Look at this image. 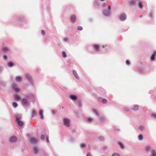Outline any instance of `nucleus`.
Listing matches in <instances>:
<instances>
[{
    "label": "nucleus",
    "mask_w": 156,
    "mask_h": 156,
    "mask_svg": "<svg viewBox=\"0 0 156 156\" xmlns=\"http://www.w3.org/2000/svg\"><path fill=\"white\" fill-rule=\"evenodd\" d=\"M126 65H130V61H129V60L128 59L126 61Z\"/></svg>",
    "instance_id": "09e8293b"
},
{
    "label": "nucleus",
    "mask_w": 156,
    "mask_h": 156,
    "mask_svg": "<svg viewBox=\"0 0 156 156\" xmlns=\"http://www.w3.org/2000/svg\"><path fill=\"white\" fill-rule=\"evenodd\" d=\"M25 98L22 99L21 101V104L23 108L25 109H27L28 104V99L29 100L34 101V97L32 93H29L25 95Z\"/></svg>",
    "instance_id": "f257e3e1"
},
{
    "label": "nucleus",
    "mask_w": 156,
    "mask_h": 156,
    "mask_svg": "<svg viewBox=\"0 0 156 156\" xmlns=\"http://www.w3.org/2000/svg\"><path fill=\"white\" fill-rule=\"evenodd\" d=\"M9 141L11 143L15 142L17 141V138L16 137H10Z\"/></svg>",
    "instance_id": "a211bd4d"
},
{
    "label": "nucleus",
    "mask_w": 156,
    "mask_h": 156,
    "mask_svg": "<svg viewBox=\"0 0 156 156\" xmlns=\"http://www.w3.org/2000/svg\"><path fill=\"white\" fill-rule=\"evenodd\" d=\"M98 139L101 141H103L104 140V137H99Z\"/></svg>",
    "instance_id": "3c124183"
},
{
    "label": "nucleus",
    "mask_w": 156,
    "mask_h": 156,
    "mask_svg": "<svg viewBox=\"0 0 156 156\" xmlns=\"http://www.w3.org/2000/svg\"><path fill=\"white\" fill-rule=\"evenodd\" d=\"M38 149L37 147H34L33 148V151L34 153L36 154L38 152Z\"/></svg>",
    "instance_id": "72a5a7b5"
},
{
    "label": "nucleus",
    "mask_w": 156,
    "mask_h": 156,
    "mask_svg": "<svg viewBox=\"0 0 156 156\" xmlns=\"http://www.w3.org/2000/svg\"><path fill=\"white\" fill-rule=\"evenodd\" d=\"M73 73L76 79H79V76L78 75L76 71L75 70H73Z\"/></svg>",
    "instance_id": "cd10ccee"
},
{
    "label": "nucleus",
    "mask_w": 156,
    "mask_h": 156,
    "mask_svg": "<svg viewBox=\"0 0 156 156\" xmlns=\"http://www.w3.org/2000/svg\"><path fill=\"white\" fill-rule=\"evenodd\" d=\"M118 144L119 145L120 148L123 149L125 148V147L122 143L120 142H118Z\"/></svg>",
    "instance_id": "c85d7f7f"
},
{
    "label": "nucleus",
    "mask_w": 156,
    "mask_h": 156,
    "mask_svg": "<svg viewBox=\"0 0 156 156\" xmlns=\"http://www.w3.org/2000/svg\"><path fill=\"white\" fill-rule=\"evenodd\" d=\"M102 102L103 103L105 104L107 102V101L106 99L104 98L102 100Z\"/></svg>",
    "instance_id": "a18cd8bd"
},
{
    "label": "nucleus",
    "mask_w": 156,
    "mask_h": 156,
    "mask_svg": "<svg viewBox=\"0 0 156 156\" xmlns=\"http://www.w3.org/2000/svg\"><path fill=\"white\" fill-rule=\"evenodd\" d=\"M94 7L96 8H98L100 7L99 2L97 0H95L94 4Z\"/></svg>",
    "instance_id": "4468645a"
},
{
    "label": "nucleus",
    "mask_w": 156,
    "mask_h": 156,
    "mask_svg": "<svg viewBox=\"0 0 156 156\" xmlns=\"http://www.w3.org/2000/svg\"><path fill=\"white\" fill-rule=\"evenodd\" d=\"M143 137H138V140L140 141L142 140L143 139Z\"/></svg>",
    "instance_id": "13d9d810"
},
{
    "label": "nucleus",
    "mask_w": 156,
    "mask_h": 156,
    "mask_svg": "<svg viewBox=\"0 0 156 156\" xmlns=\"http://www.w3.org/2000/svg\"><path fill=\"white\" fill-rule=\"evenodd\" d=\"M149 16L151 19H153L154 17V13L153 12H151L149 14Z\"/></svg>",
    "instance_id": "2f4dec72"
},
{
    "label": "nucleus",
    "mask_w": 156,
    "mask_h": 156,
    "mask_svg": "<svg viewBox=\"0 0 156 156\" xmlns=\"http://www.w3.org/2000/svg\"><path fill=\"white\" fill-rule=\"evenodd\" d=\"M138 136H143L142 134H140Z\"/></svg>",
    "instance_id": "774afa93"
},
{
    "label": "nucleus",
    "mask_w": 156,
    "mask_h": 156,
    "mask_svg": "<svg viewBox=\"0 0 156 156\" xmlns=\"http://www.w3.org/2000/svg\"><path fill=\"white\" fill-rule=\"evenodd\" d=\"M42 140H46L47 142H49V140L48 137H41Z\"/></svg>",
    "instance_id": "ea45409f"
},
{
    "label": "nucleus",
    "mask_w": 156,
    "mask_h": 156,
    "mask_svg": "<svg viewBox=\"0 0 156 156\" xmlns=\"http://www.w3.org/2000/svg\"><path fill=\"white\" fill-rule=\"evenodd\" d=\"M128 3L130 7L134 6L136 5V2L134 0H129Z\"/></svg>",
    "instance_id": "1a4fd4ad"
},
{
    "label": "nucleus",
    "mask_w": 156,
    "mask_h": 156,
    "mask_svg": "<svg viewBox=\"0 0 156 156\" xmlns=\"http://www.w3.org/2000/svg\"><path fill=\"white\" fill-rule=\"evenodd\" d=\"M15 99L16 100H20L21 99L20 96L18 94H15L14 95Z\"/></svg>",
    "instance_id": "a878e982"
},
{
    "label": "nucleus",
    "mask_w": 156,
    "mask_h": 156,
    "mask_svg": "<svg viewBox=\"0 0 156 156\" xmlns=\"http://www.w3.org/2000/svg\"><path fill=\"white\" fill-rule=\"evenodd\" d=\"M2 50L4 52H8L9 50L7 47H3L2 48Z\"/></svg>",
    "instance_id": "f704fd0d"
},
{
    "label": "nucleus",
    "mask_w": 156,
    "mask_h": 156,
    "mask_svg": "<svg viewBox=\"0 0 156 156\" xmlns=\"http://www.w3.org/2000/svg\"><path fill=\"white\" fill-rule=\"evenodd\" d=\"M73 112L77 116H78V113L77 112H76L75 111H74Z\"/></svg>",
    "instance_id": "e2e57ef3"
},
{
    "label": "nucleus",
    "mask_w": 156,
    "mask_h": 156,
    "mask_svg": "<svg viewBox=\"0 0 156 156\" xmlns=\"http://www.w3.org/2000/svg\"><path fill=\"white\" fill-rule=\"evenodd\" d=\"M15 117L16 118L15 121L18 120H20L22 119V116L21 114L19 113L16 114L15 115Z\"/></svg>",
    "instance_id": "0eeeda50"
},
{
    "label": "nucleus",
    "mask_w": 156,
    "mask_h": 156,
    "mask_svg": "<svg viewBox=\"0 0 156 156\" xmlns=\"http://www.w3.org/2000/svg\"><path fill=\"white\" fill-rule=\"evenodd\" d=\"M69 98L73 101H75L77 99V96L75 94H71L69 95Z\"/></svg>",
    "instance_id": "9b49d317"
},
{
    "label": "nucleus",
    "mask_w": 156,
    "mask_h": 156,
    "mask_svg": "<svg viewBox=\"0 0 156 156\" xmlns=\"http://www.w3.org/2000/svg\"><path fill=\"white\" fill-rule=\"evenodd\" d=\"M13 106L14 108H16L18 106V104L16 102H13L12 103Z\"/></svg>",
    "instance_id": "e433bc0d"
},
{
    "label": "nucleus",
    "mask_w": 156,
    "mask_h": 156,
    "mask_svg": "<svg viewBox=\"0 0 156 156\" xmlns=\"http://www.w3.org/2000/svg\"><path fill=\"white\" fill-rule=\"evenodd\" d=\"M93 112L94 113L96 114V115L98 116H99V114L98 111L95 109H94L93 110Z\"/></svg>",
    "instance_id": "37998d69"
},
{
    "label": "nucleus",
    "mask_w": 156,
    "mask_h": 156,
    "mask_svg": "<svg viewBox=\"0 0 156 156\" xmlns=\"http://www.w3.org/2000/svg\"><path fill=\"white\" fill-rule=\"evenodd\" d=\"M43 111L42 109H40L39 111V115L40 116V119H44V117L43 115Z\"/></svg>",
    "instance_id": "6ab92c4d"
},
{
    "label": "nucleus",
    "mask_w": 156,
    "mask_h": 156,
    "mask_svg": "<svg viewBox=\"0 0 156 156\" xmlns=\"http://www.w3.org/2000/svg\"><path fill=\"white\" fill-rule=\"evenodd\" d=\"M16 122L18 126L22 127L24 125V122L21 120H18L16 121Z\"/></svg>",
    "instance_id": "dca6fc26"
},
{
    "label": "nucleus",
    "mask_w": 156,
    "mask_h": 156,
    "mask_svg": "<svg viewBox=\"0 0 156 156\" xmlns=\"http://www.w3.org/2000/svg\"><path fill=\"white\" fill-rule=\"evenodd\" d=\"M121 21H124L127 19V15L125 13L121 14L118 18Z\"/></svg>",
    "instance_id": "39448f33"
},
{
    "label": "nucleus",
    "mask_w": 156,
    "mask_h": 156,
    "mask_svg": "<svg viewBox=\"0 0 156 156\" xmlns=\"http://www.w3.org/2000/svg\"><path fill=\"white\" fill-rule=\"evenodd\" d=\"M24 18V17L23 16L20 15L18 17L17 20L19 22H21L23 20Z\"/></svg>",
    "instance_id": "412c9836"
},
{
    "label": "nucleus",
    "mask_w": 156,
    "mask_h": 156,
    "mask_svg": "<svg viewBox=\"0 0 156 156\" xmlns=\"http://www.w3.org/2000/svg\"><path fill=\"white\" fill-rule=\"evenodd\" d=\"M25 76L26 78L30 81L31 84L34 86L33 80L31 75L28 73H26L25 74Z\"/></svg>",
    "instance_id": "20e7f679"
},
{
    "label": "nucleus",
    "mask_w": 156,
    "mask_h": 156,
    "mask_svg": "<svg viewBox=\"0 0 156 156\" xmlns=\"http://www.w3.org/2000/svg\"><path fill=\"white\" fill-rule=\"evenodd\" d=\"M51 113L53 115H55V112L54 110H53L51 112Z\"/></svg>",
    "instance_id": "680f3d73"
},
{
    "label": "nucleus",
    "mask_w": 156,
    "mask_h": 156,
    "mask_svg": "<svg viewBox=\"0 0 156 156\" xmlns=\"http://www.w3.org/2000/svg\"><path fill=\"white\" fill-rule=\"evenodd\" d=\"M62 56L64 58H65L67 56L66 52L64 51H62Z\"/></svg>",
    "instance_id": "473e14b6"
},
{
    "label": "nucleus",
    "mask_w": 156,
    "mask_h": 156,
    "mask_svg": "<svg viewBox=\"0 0 156 156\" xmlns=\"http://www.w3.org/2000/svg\"><path fill=\"white\" fill-rule=\"evenodd\" d=\"M156 56V50H154L153 53L152 54L151 57V60L153 61L155 59V57Z\"/></svg>",
    "instance_id": "ddd939ff"
},
{
    "label": "nucleus",
    "mask_w": 156,
    "mask_h": 156,
    "mask_svg": "<svg viewBox=\"0 0 156 156\" xmlns=\"http://www.w3.org/2000/svg\"><path fill=\"white\" fill-rule=\"evenodd\" d=\"M105 119L104 117L103 116H102L99 118V120L100 121L102 122Z\"/></svg>",
    "instance_id": "a19ab883"
},
{
    "label": "nucleus",
    "mask_w": 156,
    "mask_h": 156,
    "mask_svg": "<svg viewBox=\"0 0 156 156\" xmlns=\"http://www.w3.org/2000/svg\"><path fill=\"white\" fill-rule=\"evenodd\" d=\"M138 5L140 9H142L143 8V5L142 4V2L141 0L138 1Z\"/></svg>",
    "instance_id": "5701e85b"
},
{
    "label": "nucleus",
    "mask_w": 156,
    "mask_h": 156,
    "mask_svg": "<svg viewBox=\"0 0 156 156\" xmlns=\"http://www.w3.org/2000/svg\"><path fill=\"white\" fill-rule=\"evenodd\" d=\"M151 116L152 118L156 119V113H153L151 114Z\"/></svg>",
    "instance_id": "79ce46f5"
},
{
    "label": "nucleus",
    "mask_w": 156,
    "mask_h": 156,
    "mask_svg": "<svg viewBox=\"0 0 156 156\" xmlns=\"http://www.w3.org/2000/svg\"><path fill=\"white\" fill-rule=\"evenodd\" d=\"M64 41L65 42H67L68 41V39L66 38H65L64 40Z\"/></svg>",
    "instance_id": "338daca9"
},
{
    "label": "nucleus",
    "mask_w": 156,
    "mask_h": 156,
    "mask_svg": "<svg viewBox=\"0 0 156 156\" xmlns=\"http://www.w3.org/2000/svg\"><path fill=\"white\" fill-rule=\"evenodd\" d=\"M70 120L67 118H64L63 119V124L66 127H69L70 125Z\"/></svg>",
    "instance_id": "7ed1b4c3"
},
{
    "label": "nucleus",
    "mask_w": 156,
    "mask_h": 156,
    "mask_svg": "<svg viewBox=\"0 0 156 156\" xmlns=\"http://www.w3.org/2000/svg\"><path fill=\"white\" fill-rule=\"evenodd\" d=\"M72 133H76V131L75 129H73L72 130Z\"/></svg>",
    "instance_id": "052dcab7"
},
{
    "label": "nucleus",
    "mask_w": 156,
    "mask_h": 156,
    "mask_svg": "<svg viewBox=\"0 0 156 156\" xmlns=\"http://www.w3.org/2000/svg\"><path fill=\"white\" fill-rule=\"evenodd\" d=\"M7 65L8 67L12 68L14 66L15 63L12 61H10L7 63Z\"/></svg>",
    "instance_id": "f3484780"
},
{
    "label": "nucleus",
    "mask_w": 156,
    "mask_h": 156,
    "mask_svg": "<svg viewBox=\"0 0 156 156\" xmlns=\"http://www.w3.org/2000/svg\"><path fill=\"white\" fill-rule=\"evenodd\" d=\"M87 156H92V155L90 153H88L87 154Z\"/></svg>",
    "instance_id": "bf43d9fd"
},
{
    "label": "nucleus",
    "mask_w": 156,
    "mask_h": 156,
    "mask_svg": "<svg viewBox=\"0 0 156 156\" xmlns=\"http://www.w3.org/2000/svg\"><path fill=\"white\" fill-rule=\"evenodd\" d=\"M77 29L78 30H83V27L81 26H78L77 27Z\"/></svg>",
    "instance_id": "de8ad7c7"
},
{
    "label": "nucleus",
    "mask_w": 156,
    "mask_h": 156,
    "mask_svg": "<svg viewBox=\"0 0 156 156\" xmlns=\"http://www.w3.org/2000/svg\"><path fill=\"white\" fill-rule=\"evenodd\" d=\"M102 5L103 7H105L107 5V3L103 2L102 3Z\"/></svg>",
    "instance_id": "603ef678"
},
{
    "label": "nucleus",
    "mask_w": 156,
    "mask_h": 156,
    "mask_svg": "<svg viewBox=\"0 0 156 156\" xmlns=\"http://www.w3.org/2000/svg\"><path fill=\"white\" fill-rule=\"evenodd\" d=\"M139 105H135L133 106L132 108V110L134 111H137L139 109Z\"/></svg>",
    "instance_id": "393cba45"
},
{
    "label": "nucleus",
    "mask_w": 156,
    "mask_h": 156,
    "mask_svg": "<svg viewBox=\"0 0 156 156\" xmlns=\"http://www.w3.org/2000/svg\"><path fill=\"white\" fill-rule=\"evenodd\" d=\"M123 110L127 112L129 111V109L127 107H124L123 108Z\"/></svg>",
    "instance_id": "6e6d98bb"
},
{
    "label": "nucleus",
    "mask_w": 156,
    "mask_h": 156,
    "mask_svg": "<svg viewBox=\"0 0 156 156\" xmlns=\"http://www.w3.org/2000/svg\"><path fill=\"white\" fill-rule=\"evenodd\" d=\"M30 142L32 144H35L37 142V140L34 137H31L30 139Z\"/></svg>",
    "instance_id": "f8f14e48"
},
{
    "label": "nucleus",
    "mask_w": 156,
    "mask_h": 156,
    "mask_svg": "<svg viewBox=\"0 0 156 156\" xmlns=\"http://www.w3.org/2000/svg\"><path fill=\"white\" fill-rule=\"evenodd\" d=\"M0 83L2 84H3L4 85H5L6 84V83L4 82H2Z\"/></svg>",
    "instance_id": "0e129e2a"
},
{
    "label": "nucleus",
    "mask_w": 156,
    "mask_h": 156,
    "mask_svg": "<svg viewBox=\"0 0 156 156\" xmlns=\"http://www.w3.org/2000/svg\"><path fill=\"white\" fill-rule=\"evenodd\" d=\"M138 71L141 73H143L146 72L145 69L142 67H140L138 69Z\"/></svg>",
    "instance_id": "4be33fe9"
},
{
    "label": "nucleus",
    "mask_w": 156,
    "mask_h": 156,
    "mask_svg": "<svg viewBox=\"0 0 156 156\" xmlns=\"http://www.w3.org/2000/svg\"><path fill=\"white\" fill-rule=\"evenodd\" d=\"M108 9L109 10H111V6L110 5L108 6Z\"/></svg>",
    "instance_id": "69168bd1"
},
{
    "label": "nucleus",
    "mask_w": 156,
    "mask_h": 156,
    "mask_svg": "<svg viewBox=\"0 0 156 156\" xmlns=\"http://www.w3.org/2000/svg\"><path fill=\"white\" fill-rule=\"evenodd\" d=\"M86 147V145L85 144H82L80 145V147L81 148H84Z\"/></svg>",
    "instance_id": "49530a36"
},
{
    "label": "nucleus",
    "mask_w": 156,
    "mask_h": 156,
    "mask_svg": "<svg viewBox=\"0 0 156 156\" xmlns=\"http://www.w3.org/2000/svg\"><path fill=\"white\" fill-rule=\"evenodd\" d=\"M112 156H120V155L119 154L115 153L112 154Z\"/></svg>",
    "instance_id": "8fccbe9b"
},
{
    "label": "nucleus",
    "mask_w": 156,
    "mask_h": 156,
    "mask_svg": "<svg viewBox=\"0 0 156 156\" xmlns=\"http://www.w3.org/2000/svg\"><path fill=\"white\" fill-rule=\"evenodd\" d=\"M92 47L95 51L98 52L100 51V45L97 44H94L92 45Z\"/></svg>",
    "instance_id": "6e6552de"
},
{
    "label": "nucleus",
    "mask_w": 156,
    "mask_h": 156,
    "mask_svg": "<svg viewBox=\"0 0 156 156\" xmlns=\"http://www.w3.org/2000/svg\"><path fill=\"white\" fill-rule=\"evenodd\" d=\"M139 129L141 131H143L144 130L145 128L144 126L140 125L139 127Z\"/></svg>",
    "instance_id": "7c9ffc66"
},
{
    "label": "nucleus",
    "mask_w": 156,
    "mask_h": 156,
    "mask_svg": "<svg viewBox=\"0 0 156 156\" xmlns=\"http://www.w3.org/2000/svg\"><path fill=\"white\" fill-rule=\"evenodd\" d=\"M102 13L104 16L108 17L109 16L110 12L107 10H105L102 11Z\"/></svg>",
    "instance_id": "9d476101"
},
{
    "label": "nucleus",
    "mask_w": 156,
    "mask_h": 156,
    "mask_svg": "<svg viewBox=\"0 0 156 156\" xmlns=\"http://www.w3.org/2000/svg\"><path fill=\"white\" fill-rule=\"evenodd\" d=\"M70 21L73 23H74L76 21V16L74 15H72L70 17Z\"/></svg>",
    "instance_id": "2eb2a0df"
},
{
    "label": "nucleus",
    "mask_w": 156,
    "mask_h": 156,
    "mask_svg": "<svg viewBox=\"0 0 156 156\" xmlns=\"http://www.w3.org/2000/svg\"><path fill=\"white\" fill-rule=\"evenodd\" d=\"M3 58L5 60H6L7 59V56L6 55H3Z\"/></svg>",
    "instance_id": "864d4df0"
},
{
    "label": "nucleus",
    "mask_w": 156,
    "mask_h": 156,
    "mask_svg": "<svg viewBox=\"0 0 156 156\" xmlns=\"http://www.w3.org/2000/svg\"><path fill=\"white\" fill-rule=\"evenodd\" d=\"M152 149H151V147L150 146H148L146 147L145 150L147 153H149V152H151V151Z\"/></svg>",
    "instance_id": "b1692460"
},
{
    "label": "nucleus",
    "mask_w": 156,
    "mask_h": 156,
    "mask_svg": "<svg viewBox=\"0 0 156 156\" xmlns=\"http://www.w3.org/2000/svg\"><path fill=\"white\" fill-rule=\"evenodd\" d=\"M22 78L21 76H17L15 78L16 81L17 82H20L22 81Z\"/></svg>",
    "instance_id": "aec40b11"
},
{
    "label": "nucleus",
    "mask_w": 156,
    "mask_h": 156,
    "mask_svg": "<svg viewBox=\"0 0 156 156\" xmlns=\"http://www.w3.org/2000/svg\"><path fill=\"white\" fill-rule=\"evenodd\" d=\"M113 129L114 130L117 131H120V130L117 127L114 126L113 127Z\"/></svg>",
    "instance_id": "c03bdc74"
},
{
    "label": "nucleus",
    "mask_w": 156,
    "mask_h": 156,
    "mask_svg": "<svg viewBox=\"0 0 156 156\" xmlns=\"http://www.w3.org/2000/svg\"><path fill=\"white\" fill-rule=\"evenodd\" d=\"M43 130L42 131H41V136H42V137H43V136H46L44 134L45 133V130L44 129H43Z\"/></svg>",
    "instance_id": "c9c22d12"
},
{
    "label": "nucleus",
    "mask_w": 156,
    "mask_h": 156,
    "mask_svg": "<svg viewBox=\"0 0 156 156\" xmlns=\"http://www.w3.org/2000/svg\"><path fill=\"white\" fill-rule=\"evenodd\" d=\"M98 92L101 95L104 96L106 94V90L101 87H99L97 89Z\"/></svg>",
    "instance_id": "f03ea898"
},
{
    "label": "nucleus",
    "mask_w": 156,
    "mask_h": 156,
    "mask_svg": "<svg viewBox=\"0 0 156 156\" xmlns=\"http://www.w3.org/2000/svg\"><path fill=\"white\" fill-rule=\"evenodd\" d=\"M150 156H156V151L154 149L151 150Z\"/></svg>",
    "instance_id": "bb28decb"
},
{
    "label": "nucleus",
    "mask_w": 156,
    "mask_h": 156,
    "mask_svg": "<svg viewBox=\"0 0 156 156\" xmlns=\"http://www.w3.org/2000/svg\"><path fill=\"white\" fill-rule=\"evenodd\" d=\"M3 70V67L2 66H0V73L2 72Z\"/></svg>",
    "instance_id": "4d7b16f0"
},
{
    "label": "nucleus",
    "mask_w": 156,
    "mask_h": 156,
    "mask_svg": "<svg viewBox=\"0 0 156 156\" xmlns=\"http://www.w3.org/2000/svg\"><path fill=\"white\" fill-rule=\"evenodd\" d=\"M17 85L15 83H13L12 85V89L15 90V92L17 93L20 91V89L18 87H17Z\"/></svg>",
    "instance_id": "423d86ee"
},
{
    "label": "nucleus",
    "mask_w": 156,
    "mask_h": 156,
    "mask_svg": "<svg viewBox=\"0 0 156 156\" xmlns=\"http://www.w3.org/2000/svg\"><path fill=\"white\" fill-rule=\"evenodd\" d=\"M77 106L81 108L82 107V104L81 102L80 101L77 104Z\"/></svg>",
    "instance_id": "58836bf2"
},
{
    "label": "nucleus",
    "mask_w": 156,
    "mask_h": 156,
    "mask_svg": "<svg viewBox=\"0 0 156 156\" xmlns=\"http://www.w3.org/2000/svg\"><path fill=\"white\" fill-rule=\"evenodd\" d=\"M93 120V119L91 117H89L87 118V121L89 123H90Z\"/></svg>",
    "instance_id": "4c0bfd02"
},
{
    "label": "nucleus",
    "mask_w": 156,
    "mask_h": 156,
    "mask_svg": "<svg viewBox=\"0 0 156 156\" xmlns=\"http://www.w3.org/2000/svg\"><path fill=\"white\" fill-rule=\"evenodd\" d=\"M37 115V113L36 111L34 109H33L32 111V116L34 117Z\"/></svg>",
    "instance_id": "c756f323"
},
{
    "label": "nucleus",
    "mask_w": 156,
    "mask_h": 156,
    "mask_svg": "<svg viewBox=\"0 0 156 156\" xmlns=\"http://www.w3.org/2000/svg\"><path fill=\"white\" fill-rule=\"evenodd\" d=\"M41 34L43 35H44L45 34V32L44 30H41Z\"/></svg>",
    "instance_id": "5fc2aeb1"
}]
</instances>
